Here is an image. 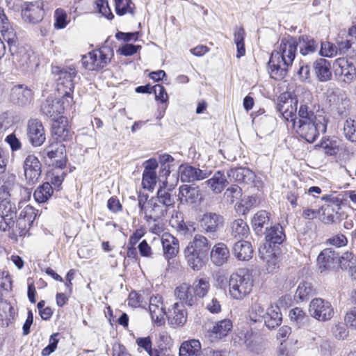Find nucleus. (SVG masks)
<instances>
[{"label":"nucleus","mask_w":356,"mask_h":356,"mask_svg":"<svg viewBox=\"0 0 356 356\" xmlns=\"http://www.w3.org/2000/svg\"><path fill=\"white\" fill-rule=\"evenodd\" d=\"M298 100L291 99L285 102L280 108L284 118L293 122L296 133L308 143H313L320 133H325L327 127V120L325 116H320L318 120L309 122H296Z\"/></svg>","instance_id":"f257e3e1"},{"label":"nucleus","mask_w":356,"mask_h":356,"mask_svg":"<svg viewBox=\"0 0 356 356\" xmlns=\"http://www.w3.org/2000/svg\"><path fill=\"white\" fill-rule=\"evenodd\" d=\"M298 47V42L294 38H284L277 49L274 50L268 61L270 76L275 80L285 77L289 66L292 65Z\"/></svg>","instance_id":"f03ea898"},{"label":"nucleus","mask_w":356,"mask_h":356,"mask_svg":"<svg viewBox=\"0 0 356 356\" xmlns=\"http://www.w3.org/2000/svg\"><path fill=\"white\" fill-rule=\"evenodd\" d=\"M252 287L253 279L248 269H238L231 275L229 280V293L233 299H244L251 293Z\"/></svg>","instance_id":"7ed1b4c3"},{"label":"nucleus","mask_w":356,"mask_h":356,"mask_svg":"<svg viewBox=\"0 0 356 356\" xmlns=\"http://www.w3.org/2000/svg\"><path fill=\"white\" fill-rule=\"evenodd\" d=\"M114 56L113 50L108 46H102L83 56V67L88 70H99L107 66Z\"/></svg>","instance_id":"20e7f679"},{"label":"nucleus","mask_w":356,"mask_h":356,"mask_svg":"<svg viewBox=\"0 0 356 356\" xmlns=\"http://www.w3.org/2000/svg\"><path fill=\"white\" fill-rule=\"evenodd\" d=\"M333 71L336 79L339 82L349 84L356 78L355 64L346 58H339L334 60Z\"/></svg>","instance_id":"39448f33"},{"label":"nucleus","mask_w":356,"mask_h":356,"mask_svg":"<svg viewBox=\"0 0 356 356\" xmlns=\"http://www.w3.org/2000/svg\"><path fill=\"white\" fill-rule=\"evenodd\" d=\"M321 200L325 202L321 207L322 221L325 224L335 222L339 219V211L341 209V200L332 195H324Z\"/></svg>","instance_id":"423d86ee"},{"label":"nucleus","mask_w":356,"mask_h":356,"mask_svg":"<svg viewBox=\"0 0 356 356\" xmlns=\"http://www.w3.org/2000/svg\"><path fill=\"white\" fill-rule=\"evenodd\" d=\"M309 312L312 317L322 322L330 321L334 314L331 303L321 298H314L310 302Z\"/></svg>","instance_id":"0eeeda50"},{"label":"nucleus","mask_w":356,"mask_h":356,"mask_svg":"<svg viewBox=\"0 0 356 356\" xmlns=\"http://www.w3.org/2000/svg\"><path fill=\"white\" fill-rule=\"evenodd\" d=\"M10 101L15 105L26 107L34 99L33 91L24 84L15 85L10 90Z\"/></svg>","instance_id":"6e6552de"},{"label":"nucleus","mask_w":356,"mask_h":356,"mask_svg":"<svg viewBox=\"0 0 356 356\" xmlns=\"http://www.w3.org/2000/svg\"><path fill=\"white\" fill-rule=\"evenodd\" d=\"M26 135L33 146L42 145L46 140L45 131L42 122L38 119H30L27 122Z\"/></svg>","instance_id":"1a4fd4ad"},{"label":"nucleus","mask_w":356,"mask_h":356,"mask_svg":"<svg viewBox=\"0 0 356 356\" xmlns=\"http://www.w3.org/2000/svg\"><path fill=\"white\" fill-rule=\"evenodd\" d=\"M24 176L29 185L38 182L41 175V163L38 159L33 155H28L24 161Z\"/></svg>","instance_id":"9d476101"},{"label":"nucleus","mask_w":356,"mask_h":356,"mask_svg":"<svg viewBox=\"0 0 356 356\" xmlns=\"http://www.w3.org/2000/svg\"><path fill=\"white\" fill-rule=\"evenodd\" d=\"M43 7V1L40 0L26 3L22 12L23 19L31 24L40 22L44 15Z\"/></svg>","instance_id":"9b49d317"},{"label":"nucleus","mask_w":356,"mask_h":356,"mask_svg":"<svg viewBox=\"0 0 356 356\" xmlns=\"http://www.w3.org/2000/svg\"><path fill=\"white\" fill-rule=\"evenodd\" d=\"M65 145L58 141L51 143L44 149V153L47 156L54 161L52 164L59 168H63L65 166Z\"/></svg>","instance_id":"f8f14e48"},{"label":"nucleus","mask_w":356,"mask_h":356,"mask_svg":"<svg viewBox=\"0 0 356 356\" xmlns=\"http://www.w3.org/2000/svg\"><path fill=\"white\" fill-rule=\"evenodd\" d=\"M10 52L13 63L22 70H26L33 66L35 57L31 50L20 47L15 51L12 49Z\"/></svg>","instance_id":"ddd939ff"},{"label":"nucleus","mask_w":356,"mask_h":356,"mask_svg":"<svg viewBox=\"0 0 356 356\" xmlns=\"http://www.w3.org/2000/svg\"><path fill=\"white\" fill-rule=\"evenodd\" d=\"M211 174V170H201L191 165L180 166V179L182 182L203 180L208 178Z\"/></svg>","instance_id":"4468645a"},{"label":"nucleus","mask_w":356,"mask_h":356,"mask_svg":"<svg viewBox=\"0 0 356 356\" xmlns=\"http://www.w3.org/2000/svg\"><path fill=\"white\" fill-rule=\"evenodd\" d=\"M224 218L216 213H206L200 220L201 229L206 233L216 232L219 228L222 227Z\"/></svg>","instance_id":"2eb2a0df"},{"label":"nucleus","mask_w":356,"mask_h":356,"mask_svg":"<svg viewBox=\"0 0 356 356\" xmlns=\"http://www.w3.org/2000/svg\"><path fill=\"white\" fill-rule=\"evenodd\" d=\"M41 112L55 122L63 118L61 115L64 112V106L60 101L48 97L41 106Z\"/></svg>","instance_id":"dca6fc26"},{"label":"nucleus","mask_w":356,"mask_h":356,"mask_svg":"<svg viewBox=\"0 0 356 356\" xmlns=\"http://www.w3.org/2000/svg\"><path fill=\"white\" fill-rule=\"evenodd\" d=\"M166 211L165 206L159 204L152 197L148 200L147 207L143 208L141 213L144 215L146 222H149V221L156 222L160 220L165 216Z\"/></svg>","instance_id":"f3484780"},{"label":"nucleus","mask_w":356,"mask_h":356,"mask_svg":"<svg viewBox=\"0 0 356 356\" xmlns=\"http://www.w3.org/2000/svg\"><path fill=\"white\" fill-rule=\"evenodd\" d=\"M161 244L164 257L170 260L175 258L179 251V240L170 233H163L161 236Z\"/></svg>","instance_id":"a211bd4d"},{"label":"nucleus","mask_w":356,"mask_h":356,"mask_svg":"<svg viewBox=\"0 0 356 356\" xmlns=\"http://www.w3.org/2000/svg\"><path fill=\"white\" fill-rule=\"evenodd\" d=\"M76 74V72L74 67H69L61 70L58 79V90L72 92L74 88V79Z\"/></svg>","instance_id":"6ab92c4d"},{"label":"nucleus","mask_w":356,"mask_h":356,"mask_svg":"<svg viewBox=\"0 0 356 356\" xmlns=\"http://www.w3.org/2000/svg\"><path fill=\"white\" fill-rule=\"evenodd\" d=\"M168 317V323L173 327L182 326L187 319V313L184 305L176 302L173 305L172 309H170Z\"/></svg>","instance_id":"aec40b11"},{"label":"nucleus","mask_w":356,"mask_h":356,"mask_svg":"<svg viewBox=\"0 0 356 356\" xmlns=\"http://www.w3.org/2000/svg\"><path fill=\"white\" fill-rule=\"evenodd\" d=\"M227 176L230 181H234L238 183L250 184L252 183L255 177L254 172L249 168L238 167L228 170Z\"/></svg>","instance_id":"412c9836"},{"label":"nucleus","mask_w":356,"mask_h":356,"mask_svg":"<svg viewBox=\"0 0 356 356\" xmlns=\"http://www.w3.org/2000/svg\"><path fill=\"white\" fill-rule=\"evenodd\" d=\"M149 309L152 321L161 325L164 319V316L166 314L162 297L159 295L152 296L149 298Z\"/></svg>","instance_id":"4be33fe9"},{"label":"nucleus","mask_w":356,"mask_h":356,"mask_svg":"<svg viewBox=\"0 0 356 356\" xmlns=\"http://www.w3.org/2000/svg\"><path fill=\"white\" fill-rule=\"evenodd\" d=\"M179 196L181 202L188 204H195L201 199L199 187L195 185L181 186Z\"/></svg>","instance_id":"5701e85b"},{"label":"nucleus","mask_w":356,"mask_h":356,"mask_svg":"<svg viewBox=\"0 0 356 356\" xmlns=\"http://www.w3.org/2000/svg\"><path fill=\"white\" fill-rule=\"evenodd\" d=\"M320 116L323 115L315 114L314 106L311 101L308 99L307 102L303 101L300 103L296 122L315 121L318 120Z\"/></svg>","instance_id":"b1692460"},{"label":"nucleus","mask_w":356,"mask_h":356,"mask_svg":"<svg viewBox=\"0 0 356 356\" xmlns=\"http://www.w3.org/2000/svg\"><path fill=\"white\" fill-rule=\"evenodd\" d=\"M184 254L188 265L193 270H200L204 265L206 256L198 253L192 247L186 246L184 250Z\"/></svg>","instance_id":"393cba45"},{"label":"nucleus","mask_w":356,"mask_h":356,"mask_svg":"<svg viewBox=\"0 0 356 356\" xmlns=\"http://www.w3.org/2000/svg\"><path fill=\"white\" fill-rule=\"evenodd\" d=\"M179 356H208L202 350L198 340L191 339L184 341L179 348Z\"/></svg>","instance_id":"a878e982"},{"label":"nucleus","mask_w":356,"mask_h":356,"mask_svg":"<svg viewBox=\"0 0 356 356\" xmlns=\"http://www.w3.org/2000/svg\"><path fill=\"white\" fill-rule=\"evenodd\" d=\"M177 298L181 301V304L185 303L188 306L195 305L197 302L195 294L193 293V286L184 283L177 286L175 289Z\"/></svg>","instance_id":"bb28decb"},{"label":"nucleus","mask_w":356,"mask_h":356,"mask_svg":"<svg viewBox=\"0 0 356 356\" xmlns=\"http://www.w3.org/2000/svg\"><path fill=\"white\" fill-rule=\"evenodd\" d=\"M17 186L16 176L14 174H5L0 179V199H7L12 195Z\"/></svg>","instance_id":"cd10ccee"},{"label":"nucleus","mask_w":356,"mask_h":356,"mask_svg":"<svg viewBox=\"0 0 356 356\" xmlns=\"http://www.w3.org/2000/svg\"><path fill=\"white\" fill-rule=\"evenodd\" d=\"M211 259L217 266L223 265L229 257V251L225 243H218L215 245L211 251Z\"/></svg>","instance_id":"c85d7f7f"},{"label":"nucleus","mask_w":356,"mask_h":356,"mask_svg":"<svg viewBox=\"0 0 356 356\" xmlns=\"http://www.w3.org/2000/svg\"><path fill=\"white\" fill-rule=\"evenodd\" d=\"M233 253L238 260L248 261L252 257L253 248L250 242L238 241L233 247Z\"/></svg>","instance_id":"c756f323"},{"label":"nucleus","mask_w":356,"mask_h":356,"mask_svg":"<svg viewBox=\"0 0 356 356\" xmlns=\"http://www.w3.org/2000/svg\"><path fill=\"white\" fill-rule=\"evenodd\" d=\"M206 184L213 193L220 194L228 184V181L224 172L218 170L211 178L206 181Z\"/></svg>","instance_id":"7c9ffc66"},{"label":"nucleus","mask_w":356,"mask_h":356,"mask_svg":"<svg viewBox=\"0 0 356 356\" xmlns=\"http://www.w3.org/2000/svg\"><path fill=\"white\" fill-rule=\"evenodd\" d=\"M315 74L321 82L327 81L332 78L330 63L325 58H319L314 63Z\"/></svg>","instance_id":"2f4dec72"},{"label":"nucleus","mask_w":356,"mask_h":356,"mask_svg":"<svg viewBox=\"0 0 356 356\" xmlns=\"http://www.w3.org/2000/svg\"><path fill=\"white\" fill-rule=\"evenodd\" d=\"M61 122L55 121L52 125V134L56 136V139L61 141H67L72 138V131L68 127L67 124H63V118Z\"/></svg>","instance_id":"473e14b6"},{"label":"nucleus","mask_w":356,"mask_h":356,"mask_svg":"<svg viewBox=\"0 0 356 356\" xmlns=\"http://www.w3.org/2000/svg\"><path fill=\"white\" fill-rule=\"evenodd\" d=\"M233 327L229 319H223L217 322L210 330V336L215 339H221L227 335Z\"/></svg>","instance_id":"72a5a7b5"},{"label":"nucleus","mask_w":356,"mask_h":356,"mask_svg":"<svg viewBox=\"0 0 356 356\" xmlns=\"http://www.w3.org/2000/svg\"><path fill=\"white\" fill-rule=\"evenodd\" d=\"M266 326L268 329H274L279 326L282 321V314L278 306L271 307L266 310L264 318Z\"/></svg>","instance_id":"f704fd0d"},{"label":"nucleus","mask_w":356,"mask_h":356,"mask_svg":"<svg viewBox=\"0 0 356 356\" xmlns=\"http://www.w3.org/2000/svg\"><path fill=\"white\" fill-rule=\"evenodd\" d=\"M337 258L334 252L330 248L321 251L317 258V264L321 271L329 269Z\"/></svg>","instance_id":"c9c22d12"},{"label":"nucleus","mask_w":356,"mask_h":356,"mask_svg":"<svg viewBox=\"0 0 356 356\" xmlns=\"http://www.w3.org/2000/svg\"><path fill=\"white\" fill-rule=\"evenodd\" d=\"M266 314V305L261 298L254 301L249 310V318L254 323L261 322Z\"/></svg>","instance_id":"e433bc0d"},{"label":"nucleus","mask_w":356,"mask_h":356,"mask_svg":"<svg viewBox=\"0 0 356 356\" xmlns=\"http://www.w3.org/2000/svg\"><path fill=\"white\" fill-rule=\"evenodd\" d=\"M300 53L302 56H307L316 51L318 48V43L313 38L302 35L299 38L298 42Z\"/></svg>","instance_id":"4c0bfd02"},{"label":"nucleus","mask_w":356,"mask_h":356,"mask_svg":"<svg viewBox=\"0 0 356 356\" xmlns=\"http://www.w3.org/2000/svg\"><path fill=\"white\" fill-rule=\"evenodd\" d=\"M186 246L192 247L194 250L204 256L207 255L210 249V244L208 239L201 234H196Z\"/></svg>","instance_id":"58836bf2"},{"label":"nucleus","mask_w":356,"mask_h":356,"mask_svg":"<svg viewBox=\"0 0 356 356\" xmlns=\"http://www.w3.org/2000/svg\"><path fill=\"white\" fill-rule=\"evenodd\" d=\"M53 192L51 185L45 182L36 188L33 193V197L37 202L44 203L52 196Z\"/></svg>","instance_id":"ea45409f"},{"label":"nucleus","mask_w":356,"mask_h":356,"mask_svg":"<svg viewBox=\"0 0 356 356\" xmlns=\"http://www.w3.org/2000/svg\"><path fill=\"white\" fill-rule=\"evenodd\" d=\"M285 239L282 227L280 225L271 227L267 230L266 241L273 244H281Z\"/></svg>","instance_id":"a19ab883"},{"label":"nucleus","mask_w":356,"mask_h":356,"mask_svg":"<svg viewBox=\"0 0 356 356\" xmlns=\"http://www.w3.org/2000/svg\"><path fill=\"white\" fill-rule=\"evenodd\" d=\"M269 213L264 210L259 211L253 216L251 223L253 229L257 234L262 232L264 227L269 222Z\"/></svg>","instance_id":"79ce46f5"},{"label":"nucleus","mask_w":356,"mask_h":356,"mask_svg":"<svg viewBox=\"0 0 356 356\" xmlns=\"http://www.w3.org/2000/svg\"><path fill=\"white\" fill-rule=\"evenodd\" d=\"M192 286L196 298H203L210 289L209 280L207 277L197 278L194 281Z\"/></svg>","instance_id":"37998d69"},{"label":"nucleus","mask_w":356,"mask_h":356,"mask_svg":"<svg viewBox=\"0 0 356 356\" xmlns=\"http://www.w3.org/2000/svg\"><path fill=\"white\" fill-rule=\"evenodd\" d=\"M289 316L291 321L298 328L304 327L309 320V317L305 312L299 307L292 309L289 312Z\"/></svg>","instance_id":"c03bdc74"},{"label":"nucleus","mask_w":356,"mask_h":356,"mask_svg":"<svg viewBox=\"0 0 356 356\" xmlns=\"http://www.w3.org/2000/svg\"><path fill=\"white\" fill-rule=\"evenodd\" d=\"M136 343L138 346V352L141 353L144 350L149 356H156L157 350L152 348V341L149 336L137 338Z\"/></svg>","instance_id":"a18cd8bd"},{"label":"nucleus","mask_w":356,"mask_h":356,"mask_svg":"<svg viewBox=\"0 0 356 356\" xmlns=\"http://www.w3.org/2000/svg\"><path fill=\"white\" fill-rule=\"evenodd\" d=\"M248 233V225L243 220L237 219L232 223V234L235 238L245 237Z\"/></svg>","instance_id":"49530a36"},{"label":"nucleus","mask_w":356,"mask_h":356,"mask_svg":"<svg viewBox=\"0 0 356 356\" xmlns=\"http://www.w3.org/2000/svg\"><path fill=\"white\" fill-rule=\"evenodd\" d=\"M343 130L348 140L356 143V116L346 120Z\"/></svg>","instance_id":"de8ad7c7"},{"label":"nucleus","mask_w":356,"mask_h":356,"mask_svg":"<svg viewBox=\"0 0 356 356\" xmlns=\"http://www.w3.org/2000/svg\"><path fill=\"white\" fill-rule=\"evenodd\" d=\"M115 12L118 15L134 13L135 6L132 0H115Z\"/></svg>","instance_id":"09e8293b"},{"label":"nucleus","mask_w":356,"mask_h":356,"mask_svg":"<svg viewBox=\"0 0 356 356\" xmlns=\"http://www.w3.org/2000/svg\"><path fill=\"white\" fill-rule=\"evenodd\" d=\"M261 257L266 264V269L268 272H272L277 267V258L272 250H260Z\"/></svg>","instance_id":"8fccbe9b"},{"label":"nucleus","mask_w":356,"mask_h":356,"mask_svg":"<svg viewBox=\"0 0 356 356\" xmlns=\"http://www.w3.org/2000/svg\"><path fill=\"white\" fill-rule=\"evenodd\" d=\"M338 260L341 268L343 270L352 271L356 267V257L352 252H344Z\"/></svg>","instance_id":"3c124183"},{"label":"nucleus","mask_w":356,"mask_h":356,"mask_svg":"<svg viewBox=\"0 0 356 356\" xmlns=\"http://www.w3.org/2000/svg\"><path fill=\"white\" fill-rule=\"evenodd\" d=\"M171 222L172 227H175L177 233L185 238L191 236L195 231V228L193 224L185 222L183 220L179 222H176V225L173 224L172 220Z\"/></svg>","instance_id":"603ef678"},{"label":"nucleus","mask_w":356,"mask_h":356,"mask_svg":"<svg viewBox=\"0 0 356 356\" xmlns=\"http://www.w3.org/2000/svg\"><path fill=\"white\" fill-rule=\"evenodd\" d=\"M314 293V289L311 283L307 282H302L299 284L296 292V298L303 301L309 298Z\"/></svg>","instance_id":"864d4df0"},{"label":"nucleus","mask_w":356,"mask_h":356,"mask_svg":"<svg viewBox=\"0 0 356 356\" xmlns=\"http://www.w3.org/2000/svg\"><path fill=\"white\" fill-rule=\"evenodd\" d=\"M344 92V90L334 86L327 88L326 91V100L331 108H332L334 105H336L339 99L343 101Z\"/></svg>","instance_id":"5fc2aeb1"},{"label":"nucleus","mask_w":356,"mask_h":356,"mask_svg":"<svg viewBox=\"0 0 356 356\" xmlns=\"http://www.w3.org/2000/svg\"><path fill=\"white\" fill-rule=\"evenodd\" d=\"M257 204V197L255 196H245L239 203L236 204V209L243 215L248 213Z\"/></svg>","instance_id":"6e6d98bb"},{"label":"nucleus","mask_w":356,"mask_h":356,"mask_svg":"<svg viewBox=\"0 0 356 356\" xmlns=\"http://www.w3.org/2000/svg\"><path fill=\"white\" fill-rule=\"evenodd\" d=\"M16 213L17 208L15 204L7 200V199H2L0 203V214L16 218Z\"/></svg>","instance_id":"4d7b16f0"},{"label":"nucleus","mask_w":356,"mask_h":356,"mask_svg":"<svg viewBox=\"0 0 356 356\" xmlns=\"http://www.w3.org/2000/svg\"><path fill=\"white\" fill-rule=\"evenodd\" d=\"M31 225L19 218L15 221V225L11 227L13 234L15 236H23L28 232Z\"/></svg>","instance_id":"13d9d810"},{"label":"nucleus","mask_w":356,"mask_h":356,"mask_svg":"<svg viewBox=\"0 0 356 356\" xmlns=\"http://www.w3.org/2000/svg\"><path fill=\"white\" fill-rule=\"evenodd\" d=\"M158 177L156 172L143 171L142 184L145 189L152 191L157 181Z\"/></svg>","instance_id":"bf43d9fd"},{"label":"nucleus","mask_w":356,"mask_h":356,"mask_svg":"<svg viewBox=\"0 0 356 356\" xmlns=\"http://www.w3.org/2000/svg\"><path fill=\"white\" fill-rule=\"evenodd\" d=\"M38 214V211L31 205H26L20 212L19 218L32 225Z\"/></svg>","instance_id":"052dcab7"},{"label":"nucleus","mask_w":356,"mask_h":356,"mask_svg":"<svg viewBox=\"0 0 356 356\" xmlns=\"http://www.w3.org/2000/svg\"><path fill=\"white\" fill-rule=\"evenodd\" d=\"M55 23L54 26L56 29H63L67 24V13L62 8H57L54 12Z\"/></svg>","instance_id":"680f3d73"},{"label":"nucleus","mask_w":356,"mask_h":356,"mask_svg":"<svg viewBox=\"0 0 356 356\" xmlns=\"http://www.w3.org/2000/svg\"><path fill=\"white\" fill-rule=\"evenodd\" d=\"M152 198L159 204L165 206V209L166 210L169 206H171L173 204L170 194L163 189H159L157 193V197Z\"/></svg>","instance_id":"e2e57ef3"},{"label":"nucleus","mask_w":356,"mask_h":356,"mask_svg":"<svg viewBox=\"0 0 356 356\" xmlns=\"http://www.w3.org/2000/svg\"><path fill=\"white\" fill-rule=\"evenodd\" d=\"M320 54L325 57H333L338 54V48L331 42H322L321 45Z\"/></svg>","instance_id":"0e129e2a"},{"label":"nucleus","mask_w":356,"mask_h":356,"mask_svg":"<svg viewBox=\"0 0 356 356\" xmlns=\"http://www.w3.org/2000/svg\"><path fill=\"white\" fill-rule=\"evenodd\" d=\"M205 308L212 314H218L221 311V305L215 296L209 297L204 303Z\"/></svg>","instance_id":"69168bd1"},{"label":"nucleus","mask_w":356,"mask_h":356,"mask_svg":"<svg viewBox=\"0 0 356 356\" xmlns=\"http://www.w3.org/2000/svg\"><path fill=\"white\" fill-rule=\"evenodd\" d=\"M58 336L59 333H54L50 336L49 345L42 350V356H49L56 350L59 341Z\"/></svg>","instance_id":"338daca9"},{"label":"nucleus","mask_w":356,"mask_h":356,"mask_svg":"<svg viewBox=\"0 0 356 356\" xmlns=\"http://www.w3.org/2000/svg\"><path fill=\"white\" fill-rule=\"evenodd\" d=\"M242 194V190L238 185H232L227 188L224 193V197L230 203H233L236 199H238Z\"/></svg>","instance_id":"774afa93"}]
</instances>
